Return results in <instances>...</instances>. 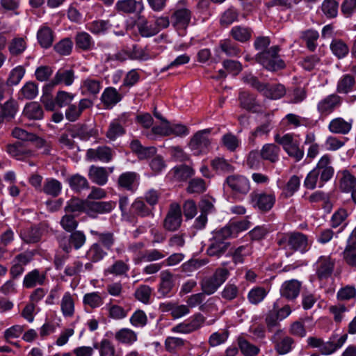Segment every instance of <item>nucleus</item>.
Returning a JSON list of instances; mask_svg holds the SVG:
<instances>
[{"label": "nucleus", "instance_id": "nucleus-1", "mask_svg": "<svg viewBox=\"0 0 356 356\" xmlns=\"http://www.w3.org/2000/svg\"><path fill=\"white\" fill-rule=\"evenodd\" d=\"M276 243L280 248L305 253L310 249L312 241L309 240L307 235L294 232L279 233L276 237Z\"/></svg>", "mask_w": 356, "mask_h": 356}, {"label": "nucleus", "instance_id": "nucleus-2", "mask_svg": "<svg viewBox=\"0 0 356 356\" xmlns=\"http://www.w3.org/2000/svg\"><path fill=\"white\" fill-rule=\"evenodd\" d=\"M13 91L6 82L0 80V124L13 118L17 111V104L11 97Z\"/></svg>", "mask_w": 356, "mask_h": 356}, {"label": "nucleus", "instance_id": "nucleus-3", "mask_svg": "<svg viewBox=\"0 0 356 356\" xmlns=\"http://www.w3.org/2000/svg\"><path fill=\"white\" fill-rule=\"evenodd\" d=\"M191 17L192 11L188 8L184 0L179 1L171 10V24L179 34L185 33L191 23Z\"/></svg>", "mask_w": 356, "mask_h": 356}, {"label": "nucleus", "instance_id": "nucleus-4", "mask_svg": "<svg viewBox=\"0 0 356 356\" xmlns=\"http://www.w3.org/2000/svg\"><path fill=\"white\" fill-rule=\"evenodd\" d=\"M297 137L293 133H287L282 136L277 134L275 136V141L282 147L290 157L300 161L304 156L305 151Z\"/></svg>", "mask_w": 356, "mask_h": 356}, {"label": "nucleus", "instance_id": "nucleus-5", "mask_svg": "<svg viewBox=\"0 0 356 356\" xmlns=\"http://www.w3.org/2000/svg\"><path fill=\"white\" fill-rule=\"evenodd\" d=\"M280 51L279 46H272L267 50L258 53L255 59L268 70L277 71L283 69L285 63L279 54Z\"/></svg>", "mask_w": 356, "mask_h": 356}, {"label": "nucleus", "instance_id": "nucleus-6", "mask_svg": "<svg viewBox=\"0 0 356 356\" xmlns=\"http://www.w3.org/2000/svg\"><path fill=\"white\" fill-rule=\"evenodd\" d=\"M229 275V272L227 268H220L216 269L212 276L204 278L200 282L202 292L207 295L214 293L227 280Z\"/></svg>", "mask_w": 356, "mask_h": 356}, {"label": "nucleus", "instance_id": "nucleus-7", "mask_svg": "<svg viewBox=\"0 0 356 356\" xmlns=\"http://www.w3.org/2000/svg\"><path fill=\"white\" fill-rule=\"evenodd\" d=\"M250 200L254 209L266 213L275 205L276 197L273 191L253 192L250 194Z\"/></svg>", "mask_w": 356, "mask_h": 356}, {"label": "nucleus", "instance_id": "nucleus-8", "mask_svg": "<svg viewBox=\"0 0 356 356\" xmlns=\"http://www.w3.org/2000/svg\"><path fill=\"white\" fill-rule=\"evenodd\" d=\"M225 184L234 195H247L250 189L251 185L248 178L239 174H234L228 176L225 179Z\"/></svg>", "mask_w": 356, "mask_h": 356}, {"label": "nucleus", "instance_id": "nucleus-9", "mask_svg": "<svg viewBox=\"0 0 356 356\" xmlns=\"http://www.w3.org/2000/svg\"><path fill=\"white\" fill-rule=\"evenodd\" d=\"M206 318L200 313H196L188 319L173 326L171 331L174 333L190 334L200 329L204 324Z\"/></svg>", "mask_w": 356, "mask_h": 356}, {"label": "nucleus", "instance_id": "nucleus-10", "mask_svg": "<svg viewBox=\"0 0 356 356\" xmlns=\"http://www.w3.org/2000/svg\"><path fill=\"white\" fill-rule=\"evenodd\" d=\"M275 350L279 355H286L290 353L295 347V340L286 335L283 330H278L271 337Z\"/></svg>", "mask_w": 356, "mask_h": 356}, {"label": "nucleus", "instance_id": "nucleus-11", "mask_svg": "<svg viewBox=\"0 0 356 356\" xmlns=\"http://www.w3.org/2000/svg\"><path fill=\"white\" fill-rule=\"evenodd\" d=\"M210 132V129H204L197 132L191 138L190 147L195 154H203L209 152L211 140L208 136Z\"/></svg>", "mask_w": 356, "mask_h": 356}, {"label": "nucleus", "instance_id": "nucleus-12", "mask_svg": "<svg viewBox=\"0 0 356 356\" xmlns=\"http://www.w3.org/2000/svg\"><path fill=\"white\" fill-rule=\"evenodd\" d=\"M342 104V98L337 94L329 95L317 104V111L321 116L327 117L332 113Z\"/></svg>", "mask_w": 356, "mask_h": 356}, {"label": "nucleus", "instance_id": "nucleus-13", "mask_svg": "<svg viewBox=\"0 0 356 356\" xmlns=\"http://www.w3.org/2000/svg\"><path fill=\"white\" fill-rule=\"evenodd\" d=\"M7 152L19 161H26L35 154L33 148L29 143H16L6 146Z\"/></svg>", "mask_w": 356, "mask_h": 356}, {"label": "nucleus", "instance_id": "nucleus-14", "mask_svg": "<svg viewBox=\"0 0 356 356\" xmlns=\"http://www.w3.org/2000/svg\"><path fill=\"white\" fill-rule=\"evenodd\" d=\"M74 79L75 72L72 67L60 68L56 72L51 81L45 86L44 89L51 90L59 84L70 86L73 84Z\"/></svg>", "mask_w": 356, "mask_h": 356}, {"label": "nucleus", "instance_id": "nucleus-15", "mask_svg": "<svg viewBox=\"0 0 356 356\" xmlns=\"http://www.w3.org/2000/svg\"><path fill=\"white\" fill-rule=\"evenodd\" d=\"M248 227L245 226V222H231L224 227L213 232V236L216 240L225 241V240L229 238L236 237L240 232L245 230Z\"/></svg>", "mask_w": 356, "mask_h": 356}, {"label": "nucleus", "instance_id": "nucleus-16", "mask_svg": "<svg viewBox=\"0 0 356 356\" xmlns=\"http://www.w3.org/2000/svg\"><path fill=\"white\" fill-rule=\"evenodd\" d=\"M182 222L181 210L177 203H172L170 206L169 211L163 222L165 229L173 232L179 228Z\"/></svg>", "mask_w": 356, "mask_h": 356}, {"label": "nucleus", "instance_id": "nucleus-17", "mask_svg": "<svg viewBox=\"0 0 356 356\" xmlns=\"http://www.w3.org/2000/svg\"><path fill=\"white\" fill-rule=\"evenodd\" d=\"M117 12L124 14H140L144 9L142 1L119 0L115 6Z\"/></svg>", "mask_w": 356, "mask_h": 356}, {"label": "nucleus", "instance_id": "nucleus-18", "mask_svg": "<svg viewBox=\"0 0 356 356\" xmlns=\"http://www.w3.org/2000/svg\"><path fill=\"white\" fill-rule=\"evenodd\" d=\"M115 154V152L108 146H100L95 149H88L86 155L90 160L99 161L103 163H108Z\"/></svg>", "mask_w": 356, "mask_h": 356}, {"label": "nucleus", "instance_id": "nucleus-19", "mask_svg": "<svg viewBox=\"0 0 356 356\" xmlns=\"http://www.w3.org/2000/svg\"><path fill=\"white\" fill-rule=\"evenodd\" d=\"M115 207L116 203L114 201H89L88 206V211H89L88 216L93 218H97L99 214H105L111 212Z\"/></svg>", "mask_w": 356, "mask_h": 356}, {"label": "nucleus", "instance_id": "nucleus-20", "mask_svg": "<svg viewBox=\"0 0 356 356\" xmlns=\"http://www.w3.org/2000/svg\"><path fill=\"white\" fill-rule=\"evenodd\" d=\"M316 275L320 280L327 279L333 271L334 261L330 257L321 256L316 263Z\"/></svg>", "mask_w": 356, "mask_h": 356}, {"label": "nucleus", "instance_id": "nucleus-21", "mask_svg": "<svg viewBox=\"0 0 356 356\" xmlns=\"http://www.w3.org/2000/svg\"><path fill=\"white\" fill-rule=\"evenodd\" d=\"M195 174V170L186 165H180L172 168L167 175L171 181H186Z\"/></svg>", "mask_w": 356, "mask_h": 356}, {"label": "nucleus", "instance_id": "nucleus-22", "mask_svg": "<svg viewBox=\"0 0 356 356\" xmlns=\"http://www.w3.org/2000/svg\"><path fill=\"white\" fill-rule=\"evenodd\" d=\"M102 88L101 79L88 76L83 79L81 83L80 90L83 95H97Z\"/></svg>", "mask_w": 356, "mask_h": 356}, {"label": "nucleus", "instance_id": "nucleus-23", "mask_svg": "<svg viewBox=\"0 0 356 356\" xmlns=\"http://www.w3.org/2000/svg\"><path fill=\"white\" fill-rule=\"evenodd\" d=\"M60 312L65 318H72L75 314V297L70 292H65L60 303Z\"/></svg>", "mask_w": 356, "mask_h": 356}, {"label": "nucleus", "instance_id": "nucleus-24", "mask_svg": "<svg viewBox=\"0 0 356 356\" xmlns=\"http://www.w3.org/2000/svg\"><path fill=\"white\" fill-rule=\"evenodd\" d=\"M159 277L158 291L163 296H168L171 293L175 284L174 275L169 270H165L161 272Z\"/></svg>", "mask_w": 356, "mask_h": 356}, {"label": "nucleus", "instance_id": "nucleus-25", "mask_svg": "<svg viewBox=\"0 0 356 356\" xmlns=\"http://www.w3.org/2000/svg\"><path fill=\"white\" fill-rule=\"evenodd\" d=\"M238 100L241 106L247 111L253 113L261 111L262 107L257 101L256 97L247 91H242L239 93Z\"/></svg>", "mask_w": 356, "mask_h": 356}, {"label": "nucleus", "instance_id": "nucleus-26", "mask_svg": "<svg viewBox=\"0 0 356 356\" xmlns=\"http://www.w3.org/2000/svg\"><path fill=\"white\" fill-rule=\"evenodd\" d=\"M46 280V272L40 271L38 269H33L24 276L23 286L27 289L33 288L37 285H43Z\"/></svg>", "mask_w": 356, "mask_h": 356}, {"label": "nucleus", "instance_id": "nucleus-27", "mask_svg": "<svg viewBox=\"0 0 356 356\" xmlns=\"http://www.w3.org/2000/svg\"><path fill=\"white\" fill-rule=\"evenodd\" d=\"M86 236L82 231H73L69 238V244L60 241V246L64 251L69 252L72 247L75 250L80 249L86 243Z\"/></svg>", "mask_w": 356, "mask_h": 356}, {"label": "nucleus", "instance_id": "nucleus-28", "mask_svg": "<svg viewBox=\"0 0 356 356\" xmlns=\"http://www.w3.org/2000/svg\"><path fill=\"white\" fill-rule=\"evenodd\" d=\"M45 225L40 224L38 226L29 227L21 232L22 239L26 243L38 242L45 230Z\"/></svg>", "mask_w": 356, "mask_h": 356}, {"label": "nucleus", "instance_id": "nucleus-29", "mask_svg": "<svg viewBox=\"0 0 356 356\" xmlns=\"http://www.w3.org/2000/svg\"><path fill=\"white\" fill-rule=\"evenodd\" d=\"M37 40L41 47L44 49L49 48L54 40V33L51 27L47 24H43L37 32Z\"/></svg>", "mask_w": 356, "mask_h": 356}, {"label": "nucleus", "instance_id": "nucleus-30", "mask_svg": "<svg viewBox=\"0 0 356 356\" xmlns=\"http://www.w3.org/2000/svg\"><path fill=\"white\" fill-rule=\"evenodd\" d=\"M122 99V95L113 87L106 88L101 96V101L107 108H113Z\"/></svg>", "mask_w": 356, "mask_h": 356}, {"label": "nucleus", "instance_id": "nucleus-31", "mask_svg": "<svg viewBox=\"0 0 356 356\" xmlns=\"http://www.w3.org/2000/svg\"><path fill=\"white\" fill-rule=\"evenodd\" d=\"M109 172L105 167L92 165L88 171L90 179L99 186H104L107 181Z\"/></svg>", "mask_w": 356, "mask_h": 356}, {"label": "nucleus", "instance_id": "nucleus-32", "mask_svg": "<svg viewBox=\"0 0 356 356\" xmlns=\"http://www.w3.org/2000/svg\"><path fill=\"white\" fill-rule=\"evenodd\" d=\"M301 287V282L296 280L286 281L282 286L281 295L288 300H293L298 297Z\"/></svg>", "mask_w": 356, "mask_h": 356}, {"label": "nucleus", "instance_id": "nucleus-33", "mask_svg": "<svg viewBox=\"0 0 356 356\" xmlns=\"http://www.w3.org/2000/svg\"><path fill=\"white\" fill-rule=\"evenodd\" d=\"M351 129L352 120L346 121L340 117L332 120L328 125L329 131L337 134H347Z\"/></svg>", "mask_w": 356, "mask_h": 356}, {"label": "nucleus", "instance_id": "nucleus-34", "mask_svg": "<svg viewBox=\"0 0 356 356\" xmlns=\"http://www.w3.org/2000/svg\"><path fill=\"white\" fill-rule=\"evenodd\" d=\"M264 96L271 99H277L282 97L286 94V88L284 85L277 84H264V89L261 90Z\"/></svg>", "mask_w": 356, "mask_h": 356}, {"label": "nucleus", "instance_id": "nucleus-35", "mask_svg": "<svg viewBox=\"0 0 356 356\" xmlns=\"http://www.w3.org/2000/svg\"><path fill=\"white\" fill-rule=\"evenodd\" d=\"M252 30L248 26H234L229 32V35L235 40L244 43L249 41L252 35Z\"/></svg>", "mask_w": 356, "mask_h": 356}, {"label": "nucleus", "instance_id": "nucleus-36", "mask_svg": "<svg viewBox=\"0 0 356 356\" xmlns=\"http://www.w3.org/2000/svg\"><path fill=\"white\" fill-rule=\"evenodd\" d=\"M355 86V78L350 74H346L339 79L336 90L340 94H348L353 91Z\"/></svg>", "mask_w": 356, "mask_h": 356}, {"label": "nucleus", "instance_id": "nucleus-37", "mask_svg": "<svg viewBox=\"0 0 356 356\" xmlns=\"http://www.w3.org/2000/svg\"><path fill=\"white\" fill-rule=\"evenodd\" d=\"M280 149L274 143L265 144L260 150L261 158L270 163H275L279 160Z\"/></svg>", "mask_w": 356, "mask_h": 356}, {"label": "nucleus", "instance_id": "nucleus-38", "mask_svg": "<svg viewBox=\"0 0 356 356\" xmlns=\"http://www.w3.org/2000/svg\"><path fill=\"white\" fill-rule=\"evenodd\" d=\"M90 234L97 237L99 244L107 250H111L115 242V237L113 232H99L95 230H90Z\"/></svg>", "mask_w": 356, "mask_h": 356}, {"label": "nucleus", "instance_id": "nucleus-39", "mask_svg": "<svg viewBox=\"0 0 356 356\" xmlns=\"http://www.w3.org/2000/svg\"><path fill=\"white\" fill-rule=\"evenodd\" d=\"M74 40L76 47L83 51H90L95 45L92 36L85 31L78 32Z\"/></svg>", "mask_w": 356, "mask_h": 356}, {"label": "nucleus", "instance_id": "nucleus-40", "mask_svg": "<svg viewBox=\"0 0 356 356\" xmlns=\"http://www.w3.org/2000/svg\"><path fill=\"white\" fill-rule=\"evenodd\" d=\"M138 179V175L137 173L126 172L120 175L118 183L121 188L128 191H134Z\"/></svg>", "mask_w": 356, "mask_h": 356}, {"label": "nucleus", "instance_id": "nucleus-41", "mask_svg": "<svg viewBox=\"0 0 356 356\" xmlns=\"http://www.w3.org/2000/svg\"><path fill=\"white\" fill-rule=\"evenodd\" d=\"M88 200H81L79 198H72L67 202V204L65 207V211L66 213L84 212L88 216Z\"/></svg>", "mask_w": 356, "mask_h": 356}, {"label": "nucleus", "instance_id": "nucleus-42", "mask_svg": "<svg viewBox=\"0 0 356 356\" xmlns=\"http://www.w3.org/2000/svg\"><path fill=\"white\" fill-rule=\"evenodd\" d=\"M252 253V246L250 244L240 245L235 248L231 255L232 261L235 264H243L245 257Z\"/></svg>", "mask_w": 356, "mask_h": 356}, {"label": "nucleus", "instance_id": "nucleus-43", "mask_svg": "<svg viewBox=\"0 0 356 356\" xmlns=\"http://www.w3.org/2000/svg\"><path fill=\"white\" fill-rule=\"evenodd\" d=\"M229 243L216 240L213 236L211 240V244L207 249V254L212 257H220L228 249Z\"/></svg>", "mask_w": 356, "mask_h": 356}, {"label": "nucleus", "instance_id": "nucleus-44", "mask_svg": "<svg viewBox=\"0 0 356 356\" xmlns=\"http://www.w3.org/2000/svg\"><path fill=\"white\" fill-rule=\"evenodd\" d=\"M307 119L296 114L289 113L282 120L281 123L288 129H296L301 126H306Z\"/></svg>", "mask_w": 356, "mask_h": 356}, {"label": "nucleus", "instance_id": "nucleus-45", "mask_svg": "<svg viewBox=\"0 0 356 356\" xmlns=\"http://www.w3.org/2000/svg\"><path fill=\"white\" fill-rule=\"evenodd\" d=\"M238 345L243 356H257L260 353L259 346L252 343L244 337H238Z\"/></svg>", "mask_w": 356, "mask_h": 356}, {"label": "nucleus", "instance_id": "nucleus-46", "mask_svg": "<svg viewBox=\"0 0 356 356\" xmlns=\"http://www.w3.org/2000/svg\"><path fill=\"white\" fill-rule=\"evenodd\" d=\"M23 115L30 120H40L43 117V110L38 102H32L25 106Z\"/></svg>", "mask_w": 356, "mask_h": 356}, {"label": "nucleus", "instance_id": "nucleus-47", "mask_svg": "<svg viewBox=\"0 0 356 356\" xmlns=\"http://www.w3.org/2000/svg\"><path fill=\"white\" fill-rule=\"evenodd\" d=\"M38 94V86L33 81L26 82L18 93L19 99H33Z\"/></svg>", "mask_w": 356, "mask_h": 356}, {"label": "nucleus", "instance_id": "nucleus-48", "mask_svg": "<svg viewBox=\"0 0 356 356\" xmlns=\"http://www.w3.org/2000/svg\"><path fill=\"white\" fill-rule=\"evenodd\" d=\"M156 57V54L152 51L147 47L141 48L134 46L133 49L130 52V59L138 60H148L154 59Z\"/></svg>", "mask_w": 356, "mask_h": 356}, {"label": "nucleus", "instance_id": "nucleus-49", "mask_svg": "<svg viewBox=\"0 0 356 356\" xmlns=\"http://www.w3.org/2000/svg\"><path fill=\"white\" fill-rule=\"evenodd\" d=\"M238 17V10L234 7H230L222 13L219 20L220 24L222 27L227 28L237 22Z\"/></svg>", "mask_w": 356, "mask_h": 356}, {"label": "nucleus", "instance_id": "nucleus-50", "mask_svg": "<svg viewBox=\"0 0 356 356\" xmlns=\"http://www.w3.org/2000/svg\"><path fill=\"white\" fill-rule=\"evenodd\" d=\"M104 303V298L97 291L86 293L83 297V304L90 309H95L102 306Z\"/></svg>", "mask_w": 356, "mask_h": 356}, {"label": "nucleus", "instance_id": "nucleus-51", "mask_svg": "<svg viewBox=\"0 0 356 356\" xmlns=\"http://www.w3.org/2000/svg\"><path fill=\"white\" fill-rule=\"evenodd\" d=\"M137 28L143 37H152L158 33V29L154 26V23L149 22L145 18H139Z\"/></svg>", "mask_w": 356, "mask_h": 356}, {"label": "nucleus", "instance_id": "nucleus-52", "mask_svg": "<svg viewBox=\"0 0 356 356\" xmlns=\"http://www.w3.org/2000/svg\"><path fill=\"white\" fill-rule=\"evenodd\" d=\"M131 213L133 215L143 218L151 216L152 211L145 204L143 200L138 198L131 206Z\"/></svg>", "mask_w": 356, "mask_h": 356}, {"label": "nucleus", "instance_id": "nucleus-53", "mask_svg": "<svg viewBox=\"0 0 356 356\" xmlns=\"http://www.w3.org/2000/svg\"><path fill=\"white\" fill-rule=\"evenodd\" d=\"M342 177L340 179V189L346 193H349L356 187V177L348 170L341 172Z\"/></svg>", "mask_w": 356, "mask_h": 356}, {"label": "nucleus", "instance_id": "nucleus-54", "mask_svg": "<svg viewBox=\"0 0 356 356\" xmlns=\"http://www.w3.org/2000/svg\"><path fill=\"white\" fill-rule=\"evenodd\" d=\"M145 243L143 242H135L130 243L128 250L133 254V260L138 264L145 261V250H143Z\"/></svg>", "mask_w": 356, "mask_h": 356}, {"label": "nucleus", "instance_id": "nucleus-55", "mask_svg": "<svg viewBox=\"0 0 356 356\" xmlns=\"http://www.w3.org/2000/svg\"><path fill=\"white\" fill-rule=\"evenodd\" d=\"M111 26L109 20L103 19L94 20L86 26V29L95 35L104 33Z\"/></svg>", "mask_w": 356, "mask_h": 356}, {"label": "nucleus", "instance_id": "nucleus-56", "mask_svg": "<svg viewBox=\"0 0 356 356\" xmlns=\"http://www.w3.org/2000/svg\"><path fill=\"white\" fill-rule=\"evenodd\" d=\"M125 129L119 120H113L108 128L106 136L111 140H115L118 137L124 135Z\"/></svg>", "mask_w": 356, "mask_h": 356}, {"label": "nucleus", "instance_id": "nucleus-57", "mask_svg": "<svg viewBox=\"0 0 356 356\" xmlns=\"http://www.w3.org/2000/svg\"><path fill=\"white\" fill-rule=\"evenodd\" d=\"M300 185V178L296 175L290 177L286 185L282 188L281 195L284 198H288L299 189Z\"/></svg>", "mask_w": 356, "mask_h": 356}, {"label": "nucleus", "instance_id": "nucleus-58", "mask_svg": "<svg viewBox=\"0 0 356 356\" xmlns=\"http://www.w3.org/2000/svg\"><path fill=\"white\" fill-rule=\"evenodd\" d=\"M117 341L122 343L132 344L137 341L136 333L129 328H122L115 333Z\"/></svg>", "mask_w": 356, "mask_h": 356}, {"label": "nucleus", "instance_id": "nucleus-59", "mask_svg": "<svg viewBox=\"0 0 356 356\" xmlns=\"http://www.w3.org/2000/svg\"><path fill=\"white\" fill-rule=\"evenodd\" d=\"M220 48L228 56H238L241 50L239 46L229 39H225L220 42Z\"/></svg>", "mask_w": 356, "mask_h": 356}, {"label": "nucleus", "instance_id": "nucleus-60", "mask_svg": "<svg viewBox=\"0 0 356 356\" xmlns=\"http://www.w3.org/2000/svg\"><path fill=\"white\" fill-rule=\"evenodd\" d=\"M212 169L218 172H230L234 167L223 157H216L211 161Z\"/></svg>", "mask_w": 356, "mask_h": 356}, {"label": "nucleus", "instance_id": "nucleus-61", "mask_svg": "<svg viewBox=\"0 0 356 356\" xmlns=\"http://www.w3.org/2000/svg\"><path fill=\"white\" fill-rule=\"evenodd\" d=\"M68 182L71 188L76 192H80L83 189L89 188V183L86 178L79 174L71 176Z\"/></svg>", "mask_w": 356, "mask_h": 356}, {"label": "nucleus", "instance_id": "nucleus-62", "mask_svg": "<svg viewBox=\"0 0 356 356\" xmlns=\"http://www.w3.org/2000/svg\"><path fill=\"white\" fill-rule=\"evenodd\" d=\"M186 341L179 337H168L164 342L165 350L168 353H175L184 347Z\"/></svg>", "mask_w": 356, "mask_h": 356}, {"label": "nucleus", "instance_id": "nucleus-63", "mask_svg": "<svg viewBox=\"0 0 356 356\" xmlns=\"http://www.w3.org/2000/svg\"><path fill=\"white\" fill-rule=\"evenodd\" d=\"M343 258L348 266L356 268V244L348 241L343 252Z\"/></svg>", "mask_w": 356, "mask_h": 356}, {"label": "nucleus", "instance_id": "nucleus-64", "mask_svg": "<svg viewBox=\"0 0 356 356\" xmlns=\"http://www.w3.org/2000/svg\"><path fill=\"white\" fill-rule=\"evenodd\" d=\"M129 270V266L122 260H118L110 266L106 270V274H112L116 276L126 275Z\"/></svg>", "mask_w": 356, "mask_h": 356}]
</instances>
